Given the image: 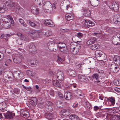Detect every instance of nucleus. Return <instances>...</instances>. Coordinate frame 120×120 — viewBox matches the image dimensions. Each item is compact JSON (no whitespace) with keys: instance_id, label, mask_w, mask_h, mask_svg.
Returning a JSON list of instances; mask_svg holds the SVG:
<instances>
[{"instance_id":"nucleus-1","label":"nucleus","mask_w":120,"mask_h":120,"mask_svg":"<svg viewBox=\"0 0 120 120\" xmlns=\"http://www.w3.org/2000/svg\"><path fill=\"white\" fill-rule=\"evenodd\" d=\"M95 56L100 60H103L106 58V55L100 50H97L95 52Z\"/></svg>"},{"instance_id":"nucleus-2","label":"nucleus","mask_w":120,"mask_h":120,"mask_svg":"<svg viewBox=\"0 0 120 120\" xmlns=\"http://www.w3.org/2000/svg\"><path fill=\"white\" fill-rule=\"evenodd\" d=\"M55 6V4H53L52 5L49 2L46 1L45 3L44 7L46 10H47V11L50 13L52 11L53 8L54 9L56 8Z\"/></svg>"},{"instance_id":"nucleus-3","label":"nucleus","mask_w":120,"mask_h":120,"mask_svg":"<svg viewBox=\"0 0 120 120\" xmlns=\"http://www.w3.org/2000/svg\"><path fill=\"white\" fill-rule=\"evenodd\" d=\"M44 116L45 118L50 120L56 118L57 117V116L56 113H54L53 114L47 113H45L44 114Z\"/></svg>"},{"instance_id":"nucleus-4","label":"nucleus","mask_w":120,"mask_h":120,"mask_svg":"<svg viewBox=\"0 0 120 120\" xmlns=\"http://www.w3.org/2000/svg\"><path fill=\"white\" fill-rule=\"evenodd\" d=\"M54 76L60 81H62L64 79V77L63 73L61 71H58L56 73H54Z\"/></svg>"},{"instance_id":"nucleus-5","label":"nucleus","mask_w":120,"mask_h":120,"mask_svg":"<svg viewBox=\"0 0 120 120\" xmlns=\"http://www.w3.org/2000/svg\"><path fill=\"white\" fill-rule=\"evenodd\" d=\"M85 22H84V25L86 27L89 28L94 26L95 25L94 23L89 21L88 19H85Z\"/></svg>"},{"instance_id":"nucleus-6","label":"nucleus","mask_w":120,"mask_h":120,"mask_svg":"<svg viewBox=\"0 0 120 120\" xmlns=\"http://www.w3.org/2000/svg\"><path fill=\"white\" fill-rule=\"evenodd\" d=\"M5 118L7 119H10L12 118L15 116V113L12 112H8L4 114Z\"/></svg>"},{"instance_id":"nucleus-7","label":"nucleus","mask_w":120,"mask_h":120,"mask_svg":"<svg viewBox=\"0 0 120 120\" xmlns=\"http://www.w3.org/2000/svg\"><path fill=\"white\" fill-rule=\"evenodd\" d=\"M75 46L71 44L70 46V50L71 52L74 55L77 54L78 52V50L77 48L75 47Z\"/></svg>"},{"instance_id":"nucleus-8","label":"nucleus","mask_w":120,"mask_h":120,"mask_svg":"<svg viewBox=\"0 0 120 120\" xmlns=\"http://www.w3.org/2000/svg\"><path fill=\"white\" fill-rule=\"evenodd\" d=\"M101 74H99L98 73H95L93 74L92 76V77L94 79H96L97 81L95 82L97 83V84H99L100 82V79Z\"/></svg>"},{"instance_id":"nucleus-9","label":"nucleus","mask_w":120,"mask_h":120,"mask_svg":"<svg viewBox=\"0 0 120 120\" xmlns=\"http://www.w3.org/2000/svg\"><path fill=\"white\" fill-rule=\"evenodd\" d=\"M110 7L111 9L114 11H117L118 9V5L115 2L112 3L110 6Z\"/></svg>"},{"instance_id":"nucleus-10","label":"nucleus","mask_w":120,"mask_h":120,"mask_svg":"<svg viewBox=\"0 0 120 120\" xmlns=\"http://www.w3.org/2000/svg\"><path fill=\"white\" fill-rule=\"evenodd\" d=\"M78 78L79 80L82 82H86L87 80V77L84 75H79L78 76Z\"/></svg>"},{"instance_id":"nucleus-11","label":"nucleus","mask_w":120,"mask_h":120,"mask_svg":"<svg viewBox=\"0 0 120 120\" xmlns=\"http://www.w3.org/2000/svg\"><path fill=\"white\" fill-rule=\"evenodd\" d=\"M38 32L36 30H33L31 32H30L29 34L30 36L33 38H37L38 36Z\"/></svg>"},{"instance_id":"nucleus-12","label":"nucleus","mask_w":120,"mask_h":120,"mask_svg":"<svg viewBox=\"0 0 120 120\" xmlns=\"http://www.w3.org/2000/svg\"><path fill=\"white\" fill-rule=\"evenodd\" d=\"M44 23L46 25L49 27H52L54 26V25L50 20H46L44 21Z\"/></svg>"},{"instance_id":"nucleus-13","label":"nucleus","mask_w":120,"mask_h":120,"mask_svg":"<svg viewBox=\"0 0 120 120\" xmlns=\"http://www.w3.org/2000/svg\"><path fill=\"white\" fill-rule=\"evenodd\" d=\"M113 60L115 63L118 66L120 65V57L118 56H114Z\"/></svg>"},{"instance_id":"nucleus-14","label":"nucleus","mask_w":120,"mask_h":120,"mask_svg":"<svg viewBox=\"0 0 120 120\" xmlns=\"http://www.w3.org/2000/svg\"><path fill=\"white\" fill-rule=\"evenodd\" d=\"M96 38L91 37L90 39L87 42V44L89 45H90L94 43L96 41Z\"/></svg>"},{"instance_id":"nucleus-15","label":"nucleus","mask_w":120,"mask_h":120,"mask_svg":"<svg viewBox=\"0 0 120 120\" xmlns=\"http://www.w3.org/2000/svg\"><path fill=\"white\" fill-rule=\"evenodd\" d=\"M64 97L66 99L69 100L72 97V94L70 92H66L64 94Z\"/></svg>"},{"instance_id":"nucleus-16","label":"nucleus","mask_w":120,"mask_h":120,"mask_svg":"<svg viewBox=\"0 0 120 120\" xmlns=\"http://www.w3.org/2000/svg\"><path fill=\"white\" fill-rule=\"evenodd\" d=\"M14 62L16 63H19L21 61V59L18 56H15L13 59Z\"/></svg>"},{"instance_id":"nucleus-17","label":"nucleus","mask_w":120,"mask_h":120,"mask_svg":"<svg viewBox=\"0 0 120 120\" xmlns=\"http://www.w3.org/2000/svg\"><path fill=\"white\" fill-rule=\"evenodd\" d=\"M74 94L75 96L79 98L80 97V96H82V95L83 94L81 91L79 90H75L74 91Z\"/></svg>"},{"instance_id":"nucleus-18","label":"nucleus","mask_w":120,"mask_h":120,"mask_svg":"<svg viewBox=\"0 0 120 120\" xmlns=\"http://www.w3.org/2000/svg\"><path fill=\"white\" fill-rule=\"evenodd\" d=\"M113 21L115 23H116L120 21V17L117 15H115L113 17Z\"/></svg>"},{"instance_id":"nucleus-19","label":"nucleus","mask_w":120,"mask_h":120,"mask_svg":"<svg viewBox=\"0 0 120 120\" xmlns=\"http://www.w3.org/2000/svg\"><path fill=\"white\" fill-rule=\"evenodd\" d=\"M68 74L70 76L73 77H75L76 75V74L75 71L71 69H69L68 71Z\"/></svg>"},{"instance_id":"nucleus-20","label":"nucleus","mask_w":120,"mask_h":120,"mask_svg":"<svg viewBox=\"0 0 120 120\" xmlns=\"http://www.w3.org/2000/svg\"><path fill=\"white\" fill-rule=\"evenodd\" d=\"M57 45L56 44L55 45H52L51 46H50L49 49L51 51H53V52H55L58 49Z\"/></svg>"},{"instance_id":"nucleus-21","label":"nucleus","mask_w":120,"mask_h":120,"mask_svg":"<svg viewBox=\"0 0 120 120\" xmlns=\"http://www.w3.org/2000/svg\"><path fill=\"white\" fill-rule=\"evenodd\" d=\"M119 40V39L117 38L116 36L113 37L112 39V41L114 44L118 45L119 42L118 41Z\"/></svg>"},{"instance_id":"nucleus-22","label":"nucleus","mask_w":120,"mask_h":120,"mask_svg":"<svg viewBox=\"0 0 120 120\" xmlns=\"http://www.w3.org/2000/svg\"><path fill=\"white\" fill-rule=\"evenodd\" d=\"M52 85L54 87H59L60 84L58 81L57 80H54L52 82Z\"/></svg>"},{"instance_id":"nucleus-23","label":"nucleus","mask_w":120,"mask_h":120,"mask_svg":"<svg viewBox=\"0 0 120 120\" xmlns=\"http://www.w3.org/2000/svg\"><path fill=\"white\" fill-rule=\"evenodd\" d=\"M92 3V6L94 7L97 6L99 4V0H90Z\"/></svg>"},{"instance_id":"nucleus-24","label":"nucleus","mask_w":120,"mask_h":120,"mask_svg":"<svg viewBox=\"0 0 120 120\" xmlns=\"http://www.w3.org/2000/svg\"><path fill=\"white\" fill-rule=\"evenodd\" d=\"M56 44H58L57 45L59 48H64L66 47V45L64 43L62 42H55Z\"/></svg>"},{"instance_id":"nucleus-25","label":"nucleus","mask_w":120,"mask_h":120,"mask_svg":"<svg viewBox=\"0 0 120 120\" xmlns=\"http://www.w3.org/2000/svg\"><path fill=\"white\" fill-rule=\"evenodd\" d=\"M94 59L92 58H88L87 59H85L83 61V63L85 64H89L91 62H92Z\"/></svg>"},{"instance_id":"nucleus-26","label":"nucleus","mask_w":120,"mask_h":120,"mask_svg":"<svg viewBox=\"0 0 120 120\" xmlns=\"http://www.w3.org/2000/svg\"><path fill=\"white\" fill-rule=\"evenodd\" d=\"M30 66L32 67L38 65V61L34 60H32L30 61Z\"/></svg>"},{"instance_id":"nucleus-27","label":"nucleus","mask_w":120,"mask_h":120,"mask_svg":"<svg viewBox=\"0 0 120 120\" xmlns=\"http://www.w3.org/2000/svg\"><path fill=\"white\" fill-rule=\"evenodd\" d=\"M65 18L68 21H70L73 19V17L71 14H66L65 16Z\"/></svg>"},{"instance_id":"nucleus-28","label":"nucleus","mask_w":120,"mask_h":120,"mask_svg":"<svg viewBox=\"0 0 120 120\" xmlns=\"http://www.w3.org/2000/svg\"><path fill=\"white\" fill-rule=\"evenodd\" d=\"M29 25L32 27H37L39 26V24L38 23L37 25L36 24H35L33 22L30 21L29 22Z\"/></svg>"},{"instance_id":"nucleus-29","label":"nucleus","mask_w":120,"mask_h":120,"mask_svg":"<svg viewBox=\"0 0 120 120\" xmlns=\"http://www.w3.org/2000/svg\"><path fill=\"white\" fill-rule=\"evenodd\" d=\"M69 118L72 120H78L79 118L78 116L74 115H71L69 116Z\"/></svg>"},{"instance_id":"nucleus-30","label":"nucleus","mask_w":120,"mask_h":120,"mask_svg":"<svg viewBox=\"0 0 120 120\" xmlns=\"http://www.w3.org/2000/svg\"><path fill=\"white\" fill-rule=\"evenodd\" d=\"M117 65H115V66L111 70V71L112 72L116 73L119 70V68Z\"/></svg>"},{"instance_id":"nucleus-31","label":"nucleus","mask_w":120,"mask_h":120,"mask_svg":"<svg viewBox=\"0 0 120 120\" xmlns=\"http://www.w3.org/2000/svg\"><path fill=\"white\" fill-rule=\"evenodd\" d=\"M45 109L47 112H50L52 111V109L51 106L50 105H47L45 107Z\"/></svg>"},{"instance_id":"nucleus-32","label":"nucleus","mask_w":120,"mask_h":120,"mask_svg":"<svg viewBox=\"0 0 120 120\" xmlns=\"http://www.w3.org/2000/svg\"><path fill=\"white\" fill-rule=\"evenodd\" d=\"M99 47V45L98 44H94L91 45L90 48L93 50H96Z\"/></svg>"},{"instance_id":"nucleus-33","label":"nucleus","mask_w":120,"mask_h":120,"mask_svg":"<svg viewBox=\"0 0 120 120\" xmlns=\"http://www.w3.org/2000/svg\"><path fill=\"white\" fill-rule=\"evenodd\" d=\"M66 9L70 13H71L73 11L72 8V6H70V5H67L66 7Z\"/></svg>"},{"instance_id":"nucleus-34","label":"nucleus","mask_w":120,"mask_h":120,"mask_svg":"<svg viewBox=\"0 0 120 120\" xmlns=\"http://www.w3.org/2000/svg\"><path fill=\"white\" fill-rule=\"evenodd\" d=\"M5 7L3 5H0V13H2L5 12Z\"/></svg>"},{"instance_id":"nucleus-35","label":"nucleus","mask_w":120,"mask_h":120,"mask_svg":"<svg viewBox=\"0 0 120 120\" xmlns=\"http://www.w3.org/2000/svg\"><path fill=\"white\" fill-rule=\"evenodd\" d=\"M7 18L9 20V19L11 21V23L12 26H13L14 25V22L12 18V17L10 15H8L7 16Z\"/></svg>"},{"instance_id":"nucleus-36","label":"nucleus","mask_w":120,"mask_h":120,"mask_svg":"<svg viewBox=\"0 0 120 120\" xmlns=\"http://www.w3.org/2000/svg\"><path fill=\"white\" fill-rule=\"evenodd\" d=\"M108 100L112 104H114L115 103V100L112 97H109Z\"/></svg>"},{"instance_id":"nucleus-37","label":"nucleus","mask_w":120,"mask_h":120,"mask_svg":"<svg viewBox=\"0 0 120 120\" xmlns=\"http://www.w3.org/2000/svg\"><path fill=\"white\" fill-rule=\"evenodd\" d=\"M59 49L60 51L64 53L66 52L67 51V50L66 47H64V48H59Z\"/></svg>"},{"instance_id":"nucleus-38","label":"nucleus","mask_w":120,"mask_h":120,"mask_svg":"<svg viewBox=\"0 0 120 120\" xmlns=\"http://www.w3.org/2000/svg\"><path fill=\"white\" fill-rule=\"evenodd\" d=\"M4 26L6 29H8L10 26V22H6L4 24Z\"/></svg>"},{"instance_id":"nucleus-39","label":"nucleus","mask_w":120,"mask_h":120,"mask_svg":"<svg viewBox=\"0 0 120 120\" xmlns=\"http://www.w3.org/2000/svg\"><path fill=\"white\" fill-rule=\"evenodd\" d=\"M19 21L20 23L24 27H26L27 26L26 25L25 23V22H24L23 20L22 19H19Z\"/></svg>"},{"instance_id":"nucleus-40","label":"nucleus","mask_w":120,"mask_h":120,"mask_svg":"<svg viewBox=\"0 0 120 120\" xmlns=\"http://www.w3.org/2000/svg\"><path fill=\"white\" fill-rule=\"evenodd\" d=\"M29 103L32 106L34 107L37 104L36 101L35 102L34 101H30Z\"/></svg>"},{"instance_id":"nucleus-41","label":"nucleus","mask_w":120,"mask_h":120,"mask_svg":"<svg viewBox=\"0 0 120 120\" xmlns=\"http://www.w3.org/2000/svg\"><path fill=\"white\" fill-rule=\"evenodd\" d=\"M114 84L116 86L120 85V80H116L114 81Z\"/></svg>"},{"instance_id":"nucleus-42","label":"nucleus","mask_w":120,"mask_h":120,"mask_svg":"<svg viewBox=\"0 0 120 120\" xmlns=\"http://www.w3.org/2000/svg\"><path fill=\"white\" fill-rule=\"evenodd\" d=\"M23 39H22L23 40L27 41H30V38L27 36L24 37L23 36Z\"/></svg>"},{"instance_id":"nucleus-43","label":"nucleus","mask_w":120,"mask_h":120,"mask_svg":"<svg viewBox=\"0 0 120 120\" xmlns=\"http://www.w3.org/2000/svg\"><path fill=\"white\" fill-rule=\"evenodd\" d=\"M38 9L36 8L35 9H32V11L35 14H37L38 13Z\"/></svg>"},{"instance_id":"nucleus-44","label":"nucleus","mask_w":120,"mask_h":120,"mask_svg":"<svg viewBox=\"0 0 120 120\" xmlns=\"http://www.w3.org/2000/svg\"><path fill=\"white\" fill-rule=\"evenodd\" d=\"M38 38H40L44 34L43 33L42 31H38Z\"/></svg>"},{"instance_id":"nucleus-45","label":"nucleus","mask_w":120,"mask_h":120,"mask_svg":"<svg viewBox=\"0 0 120 120\" xmlns=\"http://www.w3.org/2000/svg\"><path fill=\"white\" fill-rule=\"evenodd\" d=\"M14 92L16 94H19V89L18 88H16L14 90Z\"/></svg>"},{"instance_id":"nucleus-46","label":"nucleus","mask_w":120,"mask_h":120,"mask_svg":"<svg viewBox=\"0 0 120 120\" xmlns=\"http://www.w3.org/2000/svg\"><path fill=\"white\" fill-rule=\"evenodd\" d=\"M9 5L10 7H13L16 5V4L14 3L12 1H11V3Z\"/></svg>"},{"instance_id":"nucleus-47","label":"nucleus","mask_w":120,"mask_h":120,"mask_svg":"<svg viewBox=\"0 0 120 120\" xmlns=\"http://www.w3.org/2000/svg\"><path fill=\"white\" fill-rule=\"evenodd\" d=\"M57 57L58 59L57 61L58 63H59L60 62H62L63 61V59L62 58L60 57L59 56H58Z\"/></svg>"},{"instance_id":"nucleus-48","label":"nucleus","mask_w":120,"mask_h":120,"mask_svg":"<svg viewBox=\"0 0 120 120\" xmlns=\"http://www.w3.org/2000/svg\"><path fill=\"white\" fill-rule=\"evenodd\" d=\"M58 96L60 99L63 98H64L63 95L60 92H58Z\"/></svg>"},{"instance_id":"nucleus-49","label":"nucleus","mask_w":120,"mask_h":120,"mask_svg":"<svg viewBox=\"0 0 120 120\" xmlns=\"http://www.w3.org/2000/svg\"><path fill=\"white\" fill-rule=\"evenodd\" d=\"M2 20L4 22H9V20L7 18L4 17H3L2 18Z\"/></svg>"},{"instance_id":"nucleus-50","label":"nucleus","mask_w":120,"mask_h":120,"mask_svg":"<svg viewBox=\"0 0 120 120\" xmlns=\"http://www.w3.org/2000/svg\"><path fill=\"white\" fill-rule=\"evenodd\" d=\"M4 55L2 53L0 52V61L2 60L4 58Z\"/></svg>"},{"instance_id":"nucleus-51","label":"nucleus","mask_w":120,"mask_h":120,"mask_svg":"<svg viewBox=\"0 0 120 120\" xmlns=\"http://www.w3.org/2000/svg\"><path fill=\"white\" fill-rule=\"evenodd\" d=\"M26 113H22V115L24 116V117L27 118L29 116V114L28 112H26Z\"/></svg>"},{"instance_id":"nucleus-52","label":"nucleus","mask_w":120,"mask_h":120,"mask_svg":"<svg viewBox=\"0 0 120 120\" xmlns=\"http://www.w3.org/2000/svg\"><path fill=\"white\" fill-rule=\"evenodd\" d=\"M83 36L82 33H79L77 34V36L79 38H81Z\"/></svg>"},{"instance_id":"nucleus-53","label":"nucleus","mask_w":120,"mask_h":120,"mask_svg":"<svg viewBox=\"0 0 120 120\" xmlns=\"http://www.w3.org/2000/svg\"><path fill=\"white\" fill-rule=\"evenodd\" d=\"M84 11L85 12V13L87 14V15H90V12L88 10L84 9Z\"/></svg>"},{"instance_id":"nucleus-54","label":"nucleus","mask_w":120,"mask_h":120,"mask_svg":"<svg viewBox=\"0 0 120 120\" xmlns=\"http://www.w3.org/2000/svg\"><path fill=\"white\" fill-rule=\"evenodd\" d=\"M5 3L6 4V5H9L11 3V1L10 0H4Z\"/></svg>"},{"instance_id":"nucleus-55","label":"nucleus","mask_w":120,"mask_h":120,"mask_svg":"<svg viewBox=\"0 0 120 120\" xmlns=\"http://www.w3.org/2000/svg\"><path fill=\"white\" fill-rule=\"evenodd\" d=\"M49 93L52 96H54V91L52 90H50L49 91Z\"/></svg>"},{"instance_id":"nucleus-56","label":"nucleus","mask_w":120,"mask_h":120,"mask_svg":"<svg viewBox=\"0 0 120 120\" xmlns=\"http://www.w3.org/2000/svg\"><path fill=\"white\" fill-rule=\"evenodd\" d=\"M23 40L21 39L19 40L18 41V43L20 45H21L22 44L23 42H22Z\"/></svg>"},{"instance_id":"nucleus-57","label":"nucleus","mask_w":120,"mask_h":120,"mask_svg":"<svg viewBox=\"0 0 120 120\" xmlns=\"http://www.w3.org/2000/svg\"><path fill=\"white\" fill-rule=\"evenodd\" d=\"M115 64H111V65L110 66L109 68L110 69V70L111 71V70L115 66Z\"/></svg>"},{"instance_id":"nucleus-58","label":"nucleus","mask_w":120,"mask_h":120,"mask_svg":"<svg viewBox=\"0 0 120 120\" xmlns=\"http://www.w3.org/2000/svg\"><path fill=\"white\" fill-rule=\"evenodd\" d=\"M117 38L120 39V32H118L116 34V37Z\"/></svg>"},{"instance_id":"nucleus-59","label":"nucleus","mask_w":120,"mask_h":120,"mask_svg":"<svg viewBox=\"0 0 120 120\" xmlns=\"http://www.w3.org/2000/svg\"><path fill=\"white\" fill-rule=\"evenodd\" d=\"M30 101H34L35 102L36 101H37V100L35 97H33L31 98V99H30Z\"/></svg>"},{"instance_id":"nucleus-60","label":"nucleus","mask_w":120,"mask_h":120,"mask_svg":"<svg viewBox=\"0 0 120 120\" xmlns=\"http://www.w3.org/2000/svg\"><path fill=\"white\" fill-rule=\"evenodd\" d=\"M79 65L80 66V68H79L78 69V71L79 72H81L82 73V71L81 69V68H80L81 66V64H79Z\"/></svg>"},{"instance_id":"nucleus-61","label":"nucleus","mask_w":120,"mask_h":120,"mask_svg":"<svg viewBox=\"0 0 120 120\" xmlns=\"http://www.w3.org/2000/svg\"><path fill=\"white\" fill-rule=\"evenodd\" d=\"M20 73H19L18 74H16V79H18L20 77L19 76V75H20Z\"/></svg>"},{"instance_id":"nucleus-62","label":"nucleus","mask_w":120,"mask_h":120,"mask_svg":"<svg viewBox=\"0 0 120 120\" xmlns=\"http://www.w3.org/2000/svg\"><path fill=\"white\" fill-rule=\"evenodd\" d=\"M115 90L117 92H120V89L117 88H115Z\"/></svg>"},{"instance_id":"nucleus-63","label":"nucleus","mask_w":120,"mask_h":120,"mask_svg":"<svg viewBox=\"0 0 120 120\" xmlns=\"http://www.w3.org/2000/svg\"><path fill=\"white\" fill-rule=\"evenodd\" d=\"M94 35H96L97 36V37L98 38H99L100 35V34L96 33H94Z\"/></svg>"},{"instance_id":"nucleus-64","label":"nucleus","mask_w":120,"mask_h":120,"mask_svg":"<svg viewBox=\"0 0 120 120\" xmlns=\"http://www.w3.org/2000/svg\"><path fill=\"white\" fill-rule=\"evenodd\" d=\"M34 44H31L29 46V48H32L34 47Z\"/></svg>"}]
</instances>
